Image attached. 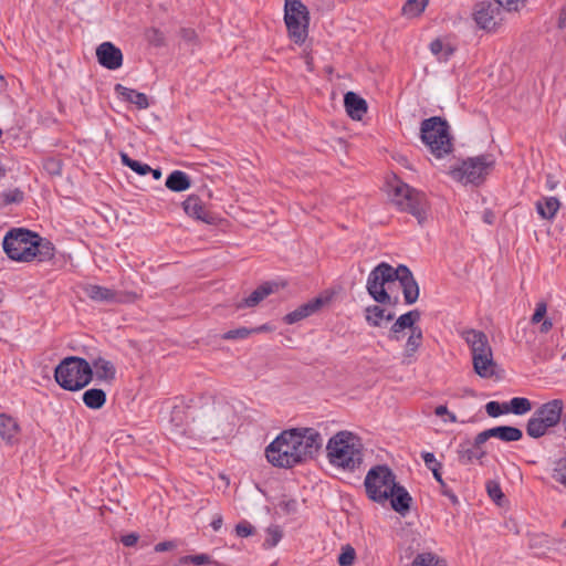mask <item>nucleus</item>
<instances>
[{"label":"nucleus","mask_w":566,"mask_h":566,"mask_svg":"<svg viewBox=\"0 0 566 566\" xmlns=\"http://www.w3.org/2000/svg\"><path fill=\"white\" fill-rule=\"evenodd\" d=\"M327 458L334 467L354 471L363 462V444L350 431L335 433L326 446Z\"/></svg>","instance_id":"f257e3e1"},{"label":"nucleus","mask_w":566,"mask_h":566,"mask_svg":"<svg viewBox=\"0 0 566 566\" xmlns=\"http://www.w3.org/2000/svg\"><path fill=\"white\" fill-rule=\"evenodd\" d=\"M94 371L90 361L78 356H69L55 367V381L65 390L78 391L93 379Z\"/></svg>","instance_id":"f03ea898"},{"label":"nucleus","mask_w":566,"mask_h":566,"mask_svg":"<svg viewBox=\"0 0 566 566\" xmlns=\"http://www.w3.org/2000/svg\"><path fill=\"white\" fill-rule=\"evenodd\" d=\"M390 200L401 211L409 212L417 218L419 224L427 219L426 195L399 180L396 176L387 182Z\"/></svg>","instance_id":"7ed1b4c3"},{"label":"nucleus","mask_w":566,"mask_h":566,"mask_svg":"<svg viewBox=\"0 0 566 566\" xmlns=\"http://www.w3.org/2000/svg\"><path fill=\"white\" fill-rule=\"evenodd\" d=\"M420 138L436 158H443L453 150L450 126L440 116H432L421 122Z\"/></svg>","instance_id":"20e7f679"},{"label":"nucleus","mask_w":566,"mask_h":566,"mask_svg":"<svg viewBox=\"0 0 566 566\" xmlns=\"http://www.w3.org/2000/svg\"><path fill=\"white\" fill-rule=\"evenodd\" d=\"M495 166V158L491 154L469 157L460 165L450 168V176L463 185H481Z\"/></svg>","instance_id":"39448f33"},{"label":"nucleus","mask_w":566,"mask_h":566,"mask_svg":"<svg viewBox=\"0 0 566 566\" xmlns=\"http://www.w3.org/2000/svg\"><path fill=\"white\" fill-rule=\"evenodd\" d=\"M563 410L564 401L562 399H553L541 405L528 419L526 433L534 439L542 438L560 422Z\"/></svg>","instance_id":"423d86ee"},{"label":"nucleus","mask_w":566,"mask_h":566,"mask_svg":"<svg viewBox=\"0 0 566 566\" xmlns=\"http://www.w3.org/2000/svg\"><path fill=\"white\" fill-rule=\"evenodd\" d=\"M310 11L301 0H284V22L290 39L303 44L308 35Z\"/></svg>","instance_id":"0eeeda50"},{"label":"nucleus","mask_w":566,"mask_h":566,"mask_svg":"<svg viewBox=\"0 0 566 566\" xmlns=\"http://www.w3.org/2000/svg\"><path fill=\"white\" fill-rule=\"evenodd\" d=\"M396 484V475L387 465L371 468L364 481L368 497L380 504L389 500V494H391Z\"/></svg>","instance_id":"6e6552de"},{"label":"nucleus","mask_w":566,"mask_h":566,"mask_svg":"<svg viewBox=\"0 0 566 566\" xmlns=\"http://www.w3.org/2000/svg\"><path fill=\"white\" fill-rule=\"evenodd\" d=\"M397 276V268H392L386 262L379 263L368 275L366 283L368 294L379 304H396L398 298L392 301L385 285L395 282Z\"/></svg>","instance_id":"1a4fd4ad"},{"label":"nucleus","mask_w":566,"mask_h":566,"mask_svg":"<svg viewBox=\"0 0 566 566\" xmlns=\"http://www.w3.org/2000/svg\"><path fill=\"white\" fill-rule=\"evenodd\" d=\"M34 238L38 234L29 230L12 229L3 239V250L11 260L29 262L34 259Z\"/></svg>","instance_id":"9d476101"},{"label":"nucleus","mask_w":566,"mask_h":566,"mask_svg":"<svg viewBox=\"0 0 566 566\" xmlns=\"http://www.w3.org/2000/svg\"><path fill=\"white\" fill-rule=\"evenodd\" d=\"M287 434V430H284L265 449L268 461L276 468L290 469L300 464V455Z\"/></svg>","instance_id":"9b49d317"},{"label":"nucleus","mask_w":566,"mask_h":566,"mask_svg":"<svg viewBox=\"0 0 566 566\" xmlns=\"http://www.w3.org/2000/svg\"><path fill=\"white\" fill-rule=\"evenodd\" d=\"M287 433L300 455V463L313 459L323 447V438L314 428H294L287 430Z\"/></svg>","instance_id":"f8f14e48"},{"label":"nucleus","mask_w":566,"mask_h":566,"mask_svg":"<svg viewBox=\"0 0 566 566\" xmlns=\"http://www.w3.org/2000/svg\"><path fill=\"white\" fill-rule=\"evenodd\" d=\"M234 413L228 403H218L213 406L212 413L207 420V430L205 433L216 440L230 434L233 430Z\"/></svg>","instance_id":"ddd939ff"},{"label":"nucleus","mask_w":566,"mask_h":566,"mask_svg":"<svg viewBox=\"0 0 566 566\" xmlns=\"http://www.w3.org/2000/svg\"><path fill=\"white\" fill-rule=\"evenodd\" d=\"M474 20L485 31L495 30L502 21L499 4L489 1L478 3L474 11Z\"/></svg>","instance_id":"4468645a"},{"label":"nucleus","mask_w":566,"mask_h":566,"mask_svg":"<svg viewBox=\"0 0 566 566\" xmlns=\"http://www.w3.org/2000/svg\"><path fill=\"white\" fill-rule=\"evenodd\" d=\"M420 317L421 313L418 310H412L400 315L391 325L388 338L394 342H400L406 329H409V333H412L413 328H421L417 325Z\"/></svg>","instance_id":"2eb2a0df"},{"label":"nucleus","mask_w":566,"mask_h":566,"mask_svg":"<svg viewBox=\"0 0 566 566\" xmlns=\"http://www.w3.org/2000/svg\"><path fill=\"white\" fill-rule=\"evenodd\" d=\"M420 317L421 313L418 310H412L400 315L391 325L388 338L394 342H400L406 329H409V333H412L413 328H421L417 325Z\"/></svg>","instance_id":"dca6fc26"},{"label":"nucleus","mask_w":566,"mask_h":566,"mask_svg":"<svg viewBox=\"0 0 566 566\" xmlns=\"http://www.w3.org/2000/svg\"><path fill=\"white\" fill-rule=\"evenodd\" d=\"M397 279L402 287V294L405 298V303L407 305H411L417 302L419 297V285L410 271V269L405 264H399L397 266Z\"/></svg>","instance_id":"f3484780"},{"label":"nucleus","mask_w":566,"mask_h":566,"mask_svg":"<svg viewBox=\"0 0 566 566\" xmlns=\"http://www.w3.org/2000/svg\"><path fill=\"white\" fill-rule=\"evenodd\" d=\"M96 57L98 63L108 70H117L123 64V53L112 42L101 43L96 48Z\"/></svg>","instance_id":"a211bd4d"},{"label":"nucleus","mask_w":566,"mask_h":566,"mask_svg":"<svg viewBox=\"0 0 566 566\" xmlns=\"http://www.w3.org/2000/svg\"><path fill=\"white\" fill-rule=\"evenodd\" d=\"M461 335L471 349L472 359L479 355L483 356L492 352L489 338L484 332L471 328L463 331Z\"/></svg>","instance_id":"6ab92c4d"},{"label":"nucleus","mask_w":566,"mask_h":566,"mask_svg":"<svg viewBox=\"0 0 566 566\" xmlns=\"http://www.w3.org/2000/svg\"><path fill=\"white\" fill-rule=\"evenodd\" d=\"M92 366V370H95L97 380L111 384L116 376V368L114 364L98 354H88L87 359Z\"/></svg>","instance_id":"aec40b11"},{"label":"nucleus","mask_w":566,"mask_h":566,"mask_svg":"<svg viewBox=\"0 0 566 566\" xmlns=\"http://www.w3.org/2000/svg\"><path fill=\"white\" fill-rule=\"evenodd\" d=\"M185 212L197 220H200L205 223L212 224L216 221L214 216H212L203 206L201 199L198 196L191 195L189 196L182 203Z\"/></svg>","instance_id":"412c9836"},{"label":"nucleus","mask_w":566,"mask_h":566,"mask_svg":"<svg viewBox=\"0 0 566 566\" xmlns=\"http://www.w3.org/2000/svg\"><path fill=\"white\" fill-rule=\"evenodd\" d=\"M84 292L91 300L95 302H105V303H122L125 302V298L122 294L117 293L114 290L96 285L88 284L84 287Z\"/></svg>","instance_id":"4be33fe9"},{"label":"nucleus","mask_w":566,"mask_h":566,"mask_svg":"<svg viewBox=\"0 0 566 566\" xmlns=\"http://www.w3.org/2000/svg\"><path fill=\"white\" fill-rule=\"evenodd\" d=\"M323 305V300L317 297V298H314L305 304H302L300 305L296 310L287 313L284 317H283V321L284 323L286 324H295L311 315H313L314 313H316Z\"/></svg>","instance_id":"5701e85b"},{"label":"nucleus","mask_w":566,"mask_h":566,"mask_svg":"<svg viewBox=\"0 0 566 566\" xmlns=\"http://www.w3.org/2000/svg\"><path fill=\"white\" fill-rule=\"evenodd\" d=\"M344 105L348 116L354 120H360L368 109L367 102L354 92L345 94Z\"/></svg>","instance_id":"b1692460"},{"label":"nucleus","mask_w":566,"mask_h":566,"mask_svg":"<svg viewBox=\"0 0 566 566\" xmlns=\"http://www.w3.org/2000/svg\"><path fill=\"white\" fill-rule=\"evenodd\" d=\"M390 505L394 511L402 516L409 512L412 499L408 491L400 484H396L391 494H389Z\"/></svg>","instance_id":"393cba45"},{"label":"nucleus","mask_w":566,"mask_h":566,"mask_svg":"<svg viewBox=\"0 0 566 566\" xmlns=\"http://www.w3.org/2000/svg\"><path fill=\"white\" fill-rule=\"evenodd\" d=\"M472 365L474 373L481 378H492L496 374L497 364L493 358V352L474 357Z\"/></svg>","instance_id":"a878e982"},{"label":"nucleus","mask_w":566,"mask_h":566,"mask_svg":"<svg viewBox=\"0 0 566 566\" xmlns=\"http://www.w3.org/2000/svg\"><path fill=\"white\" fill-rule=\"evenodd\" d=\"M276 285L270 282H265L256 287L248 297L243 298L237 304V308L254 307L260 304L266 296L274 292Z\"/></svg>","instance_id":"bb28decb"},{"label":"nucleus","mask_w":566,"mask_h":566,"mask_svg":"<svg viewBox=\"0 0 566 566\" xmlns=\"http://www.w3.org/2000/svg\"><path fill=\"white\" fill-rule=\"evenodd\" d=\"M114 91L123 97L124 101L135 104L137 108L145 109L149 106L146 94L128 88L122 84H116Z\"/></svg>","instance_id":"cd10ccee"},{"label":"nucleus","mask_w":566,"mask_h":566,"mask_svg":"<svg viewBox=\"0 0 566 566\" xmlns=\"http://www.w3.org/2000/svg\"><path fill=\"white\" fill-rule=\"evenodd\" d=\"M485 455L486 451L483 448H478L470 441H464L459 444L458 458L462 464H469L473 460L481 461Z\"/></svg>","instance_id":"c85d7f7f"},{"label":"nucleus","mask_w":566,"mask_h":566,"mask_svg":"<svg viewBox=\"0 0 566 566\" xmlns=\"http://www.w3.org/2000/svg\"><path fill=\"white\" fill-rule=\"evenodd\" d=\"M394 318V313H386L385 308L379 305H369L365 308V319L373 327H380L384 319L390 322Z\"/></svg>","instance_id":"c756f323"},{"label":"nucleus","mask_w":566,"mask_h":566,"mask_svg":"<svg viewBox=\"0 0 566 566\" xmlns=\"http://www.w3.org/2000/svg\"><path fill=\"white\" fill-rule=\"evenodd\" d=\"M423 342V333L421 328H413L412 333H409L405 345L403 358L405 363L409 364L413 360L415 354L421 347Z\"/></svg>","instance_id":"7c9ffc66"},{"label":"nucleus","mask_w":566,"mask_h":566,"mask_svg":"<svg viewBox=\"0 0 566 566\" xmlns=\"http://www.w3.org/2000/svg\"><path fill=\"white\" fill-rule=\"evenodd\" d=\"M165 185L171 191L181 192L190 188L191 181L186 172L181 170H174L167 177Z\"/></svg>","instance_id":"2f4dec72"},{"label":"nucleus","mask_w":566,"mask_h":566,"mask_svg":"<svg viewBox=\"0 0 566 566\" xmlns=\"http://www.w3.org/2000/svg\"><path fill=\"white\" fill-rule=\"evenodd\" d=\"M559 207L560 202L556 197H545L543 200H538L536 202V210L538 214L546 220L553 219Z\"/></svg>","instance_id":"473e14b6"},{"label":"nucleus","mask_w":566,"mask_h":566,"mask_svg":"<svg viewBox=\"0 0 566 566\" xmlns=\"http://www.w3.org/2000/svg\"><path fill=\"white\" fill-rule=\"evenodd\" d=\"M19 432L18 422L6 413H0V434L8 443H12Z\"/></svg>","instance_id":"72a5a7b5"},{"label":"nucleus","mask_w":566,"mask_h":566,"mask_svg":"<svg viewBox=\"0 0 566 566\" xmlns=\"http://www.w3.org/2000/svg\"><path fill=\"white\" fill-rule=\"evenodd\" d=\"M492 438H497L504 442L518 441L523 437L521 429L511 426H499L491 428Z\"/></svg>","instance_id":"f704fd0d"},{"label":"nucleus","mask_w":566,"mask_h":566,"mask_svg":"<svg viewBox=\"0 0 566 566\" xmlns=\"http://www.w3.org/2000/svg\"><path fill=\"white\" fill-rule=\"evenodd\" d=\"M33 242L35 249H32V252H34V258H38L39 261H48L54 256L55 248L51 241L38 235Z\"/></svg>","instance_id":"c9c22d12"},{"label":"nucleus","mask_w":566,"mask_h":566,"mask_svg":"<svg viewBox=\"0 0 566 566\" xmlns=\"http://www.w3.org/2000/svg\"><path fill=\"white\" fill-rule=\"evenodd\" d=\"M83 402L90 409H101L106 402V392L99 388H91L83 394Z\"/></svg>","instance_id":"e433bc0d"},{"label":"nucleus","mask_w":566,"mask_h":566,"mask_svg":"<svg viewBox=\"0 0 566 566\" xmlns=\"http://www.w3.org/2000/svg\"><path fill=\"white\" fill-rule=\"evenodd\" d=\"M506 408H509V412L522 416L532 410V402L524 397H514L506 402Z\"/></svg>","instance_id":"4c0bfd02"},{"label":"nucleus","mask_w":566,"mask_h":566,"mask_svg":"<svg viewBox=\"0 0 566 566\" xmlns=\"http://www.w3.org/2000/svg\"><path fill=\"white\" fill-rule=\"evenodd\" d=\"M119 155L122 164L126 167H129L136 174L145 176L151 171V167L149 165L132 159L126 153L122 151Z\"/></svg>","instance_id":"58836bf2"},{"label":"nucleus","mask_w":566,"mask_h":566,"mask_svg":"<svg viewBox=\"0 0 566 566\" xmlns=\"http://www.w3.org/2000/svg\"><path fill=\"white\" fill-rule=\"evenodd\" d=\"M428 3L429 0H407L402 7V13L411 18L418 17L424 11Z\"/></svg>","instance_id":"ea45409f"},{"label":"nucleus","mask_w":566,"mask_h":566,"mask_svg":"<svg viewBox=\"0 0 566 566\" xmlns=\"http://www.w3.org/2000/svg\"><path fill=\"white\" fill-rule=\"evenodd\" d=\"M213 560L208 554L186 555L179 558V564H193L196 566L210 565Z\"/></svg>","instance_id":"a19ab883"},{"label":"nucleus","mask_w":566,"mask_h":566,"mask_svg":"<svg viewBox=\"0 0 566 566\" xmlns=\"http://www.w3.org/2000/svg\"><path fill=\"white\" fill-rule=\"evenodd\" d=\"M553 479L566 488V454L556 461Z\"/></svg>","instance_id":"79ce46f5"},{"label":"nucleus","mask_w":566,"mask_h":566,"mask_svg":"<svg viewBox=\"0 0 566 566\" xmlns=\"http://www.w3.org/2000/svg\"><path fill=\"white\" fill-rule=\"evenodd\" d=\"M439 559L432 553H421L416 556L411 566H442L439 565Z\"/></svg>","instance_id":"37998d69"},{"label":"nucleus","mask_w":566,"mask_h":566,"mask_svg":"<svg viewBox=\"0 0 566 566\" xmlns=\"http://www.w3.org/2000/svg\"><path fill=\"white\" fill-rule=\"evenodd\" d=\"M283 534L279 526H270L266 530V537L264 541V547L272 548L279 544Z\"/></svg>","instance_id":"c03bdc74"},{"label":"nucleus","mask_w":566,"mask_h":566,"mask_svg":"<svg viewBox=\"0 0 566 566\" xmlns=\"http://www.w3.org/2000/svg\"><path fill=\"white\" fill-rule=\"evenodd\" d=\"M356 558V552L350 545H346L342 548V553L338 556L339 566H353Z\"/></svg>","instance_id":"a18cd8bd"},{"label":"nucleus","mask_w":566,"mask_h":566,"mask_svg":"<svg viewBox=\"0 0 566 566\" xmlns=\"http://www.w3.org/2000/svg\"><path fill=\"white\" fill-rule=\"evenodd\" d=\"M485 411L490 417L496 418L501 415L509 413V408H506V402L489 401L485 405Z\"/></svg>","instance_id":"49530a36"},{"label":"nucleus","mask_w":566,"mask_h":566,"mask_svg":"<svg viewBox=\"0 0 566 566\" xmlns=\"http://www.w3.org/2000/svg\"><path fill=\"white\" fill-rule=\"evenodd\" d=\"M43 168L52 176H60L62 172V160L55 157H49L44 159Z\"/></svg>","instance_id":"de8ad7c7"},{"label":"nucleus","mask_w":566,"mask_h":566,"mask_svg":"<svg viewBox=\"0 0 566 566\" xmlns=\"http://www.w3.org/2000/svg\"><path fill=\"white\" fill-rule=\"evenodd\" d=\"M430 50L434 55H439L443 52V60H448L453 54V49L451 46H444L443 42L439 39L431 42Z\"/></svg>","instance_id":"09e8293b"},{"label":"nucleus","mask_w":566,"mask_h":566,"mask_svg":"<svg viewBox=\"0 0 566 566\" xmlns=\"http://www.w3.org/2000/svg\"><path fill=\"white\" fill-rule=\"evenodd\" d=\"M432 473H433L434 479L439 482V484L441 486L442 494L448 496L452 501V503L457 504L458 497L451 490L448 489L446 482L442 479V475H441V472L439 471V469L432 468Z\"/></svg>","instance_id":"8fccbe9b"},{"label":"nucleus","mask_w":566,"mask_h":566,"mask_svg":"<svg viewBox=\"0 0 566 566\" xmlns=\"http://www.w3.org/2000/svg\"><path fill=\"white\" fill-rule=\"evenodd\" d=\"M252 334H253V331H251V328L239 327V328H235V329L228 331L227 333H224L222 335V338L223 339H229V340L230 339H243V338L249 337Z\"/></svg>","instance_id":"3c124183"},{"label":"nucleus","mask_w":566,"mask_h":566,"mask_svg":"<svg viewBox=\"0 0 566 566\" xmlns=\"http://www.w3.org/2000/svg\"><path fill=\"white\" fill-rule=\"evenodd\" d=\"M2 201L6 205L19 203L23 200V192L15 188L1 193Z\"/></svg>","instance_id":"603ef678"},{"label":"nucleus","mask_w":566,"mask_h":566,"mask_svg":"<svg viewBox=\"0 0 566 566\" xmlns=\"http://www.w3.org/2000/svg\"><path fill=\"white\" fill-rule=\"evenodd\" d=\"M546 312H547V304L545 302H538L536 304V308H535V312L531 318V323L532 324H538L541 323L545 315H546Z\"/></svg>","instance_id":"864d4df0"},{"label":"nucleus","mask_w":566,"mask_h":566,"mask_svg":"<svg viewBox=\"0 0 566 566\" xmlns=\"http://www.w3.org/2000/svg\"><path fill=\"white\" fill-rule=\"evenodd\" d=\"M235 533L239 537H248L254 533V527L247 521H243L237 524Z\"/></svg>","instance_id":"5fc2aeb1"},{"label":"nucleus","mask_w":566,"mask_h":566,"mask_svg":"<svg viewBox=\"0 0 566 566\" xmlns=\"http://www.w3.org/2000/svg\"><path fill=\"white\" fill-rule=\"evenodd\" d=\"M493 3L499 4V10L504 9L509 12L517 11L521 0H493Z\"/></svg>","instance_id":"6e6d98bb"},{"label":"nucleus","mask_w":566,"mask_h":566,"mask_svg":"<svg viewBox=\"0 0 566 566\" xmlns=\"http://www.w3.org/2000/svg\"><path fill=\"white\" fill-rule=\"evenodd\" d=\"M486 490L492 500L495 502H499L503 497V493L501 491V488L497 483L490 481L486 484Z\"/></svg>","instance_id":"4d7b16f0"},{"label":"nucleus","mask_w":566,"mask_h":566,"mask_svg":"<svg viewBox=\"0 0 566 566\" xmlns=\"http://www.w3.org/2000/svg\"><path fill=\"white\" fill-rule=\"evenodd\" d=\"M147 38H148V41L156 45V46H160L164 44V35L163 33L157 30V29H150L147 31Z\"/></svg>","instance_id":"13d9d810"},{"label":"nucleus","mask_w":566,"mask_h":566,"mask_svg":"<svg viewBox=\"0 0 566 566\" xmlns=\"http://www.w3.org/2000/svg\"><path fill=\"white\" fill-rule=\"evenodd\" d=\"M185 419V408L182 406H174L171 410L170 420L176 423V426L182 424Z\"/></svg>","instance_id":"bf43d9fd"},{"label":"nucleus","mask_w":566,"mask_h":566,"mask_svg":"<svg viewBox=\"0 0 566 566\" xmlns=\"http://www.w3.org/2000/svg\"><path fill=\"white\" fill-rule=\"evenodd\" d=\"M180 36L188 44H195L198 38L196 31L190 28H182L180 30Z\"/></svg>","instance_id":"052dcab7"},{"label":"nucleus","mask_w":566,"mask_h":566,"mask_svg":"<svg viewBox=\"0 0 566 566\" xmlns=\"http://www.w3.org/2000/svg\"><path fill=\"white\" fill-rule=\"evenodd\" d=\"M492 438V432H491V428L490 429H486L480 433H478L474 438V441L471 442L473 446L478 447V448H483V444L490 439Z\"/></svg>","instance_id":"680f3d73"},{"label":"nucleus","mask_w":566,"mask_h":566,"mask_svg":"<svg viewBox=\"0 0 566 566\" xmlns=\"http://www.w3.org/2000/svg\"><path fill=\"white\" fill-rule=\"evenodd\" d=\"M422 459L426 465L432 471V468L441 469V463L437 462L436 457L431 452H426L422 454Z\"/></svg>","instance_id":"e2e57ef3"},{"label":"nucleus","mask_w":566,"mask_h":566,"mask_svg":"<svg viewBox=\"0 0 566 566\" xmlns=\"http://www.w3.org/2000/svg\"><path fill=\"white\" fill-rule=\"evenodd\" d=\"M138 538L139 536L136 533H129L127 535L122 536L120 542L123 543V545L130 547L137 543Z\"/></svg>","instance_id":"0e129e2a"},{"label":"nucleus","mask_w":566,"mask_h":566,"mask_svg":"<svg viewBox=\"0 0 566 566\" xmlns=\"http://www.w3.org/2000/svg\"><path fill=\"white\" fill-rule=\"evenodd\" d=\"M175 547H176V543L175 542L166 541V542H160L157 545H155L154 549L157 553H161V552L174 549Z\"/></svg>","instance_id":"69168bd1"},{"label":"nucleus","mask_w":566,"mask_h":566,"mask_svg":"<svg viewBox=\"0 0 566 566\" xmlns=\"http://www.w3.org/2000/svg\"><path fill=\"white\" fill-rule=\"evenodd\" d=\"M557 28L563 30L566 29V4L562 7L559 11V17L557 20Z\"/></svg>","instance_id":"338daca9"},{"label":"nucleus","mask_w":566,"mask_h":566,"mask_svg":"<svg viewBox=\"0 0 566 566\" xmlns=\"http://www.w3.org/2000/svg\"><path fill=\"white\" fill-rule=\"evenodd\" d=\"M558 185V180H556V178L548 174L546 176V187L549 189V190H554Z\"/></svg>","instance_id":"774afa93"}]
</instances>
